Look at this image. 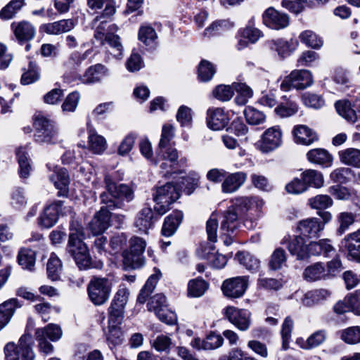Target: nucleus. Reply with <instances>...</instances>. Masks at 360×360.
<instances>
[{"mask_svg": "<svg viewBox=\"0 0 360 360\" xmlns=\"http://www.w3.org/2000/svg\"><path fill=\"white\" fill-rule=\"evenodd\" d=\"M42 331L35 330L34 336L38 342V348L40 353L48 355L53 352V346L47 341L46 337L42 336Z\"/></svg>", "mask_w": 360, "mask_h": 360, "instance_id": "nucleus-63", "label": "nucleus"}, {"mask_svg": "<svg viewBox=\"0 0 360 360\" xmlns=\"http://www.w3.org/2000/svg\"><path fill=\"white\" fill-rule=\"evenodd\" d=\"M338 156L340 162L348 166L360 168V150L349 148L339 151Z\"/></svg>", "mask_w": 360, "mask_h": 360, "instance_id": "nucleus-37", "label": "nucleus"}, {"mask_svg": "<svg viewBox=\"0 0 360 360\" xmlns=\"http://www.w3.org/2000/svg\"><path fill=\"white\" fill-rule=\"evenodd\" d=\"M341 339L346 343L354 345L360 342V327H349L341 333Z\"/></svg>", "mask_w": 360, "mask_h": 360, "instance_id": "nucleus-58", "label": "nucleus"}, {"mask_svg": "<svg viewBox=\"0 0 360 360\" xmlns=\"http://www.w3.org/2000/svg\"><path fill=\"white\" fill-rule=\"evenodd\" d=\"M323 229L324 224L316 217L303 219L297 224V229L300 234L309 238L319 237Z\"/></svg>", "mask_w": 360, "mask_h": 360, "instance_id": "nucleus-21", "label": "nucleus"}, {"mask_svg": "<svg viewBox=\"0 0 360 360\" xmlns=\"http://www.w3.org/2000/svg\"><path fill=\"white\" fill-rule=\"evenodd\" d=\"M248 276H236L224 280L221 290L225 297L232 299L241 297L248 286Z\"/></svg>", "mask_w": 360, "mask_h": 360, "instance_id": "nucleus-15", "label": "nucleus"}, {"mask_svg": "<svg viewBox=\"0 0 360 360\" xmlns=\"http://www.w3.org/2000/svg\"><path fill=\"white\" fill-rule=\"evenodd\" d=\"M298 46V41L292 38L289 40L277 39L270 42V49L276 51L282 58L290 56L297 49Z\"/></svg>", "mask_w": 360, "mask_h": 360, "instance_id": "nucleus-23", "label": "nucleus"}, {"mask_svg": "<svg viewBox=\"0 0 360 360\" xmlns=\"http://www.w3.org/2000/svg\"><path fill=\"white\" fill-rule=\"evenodd\" d=\"M327 333L325 330H319L313 333L305 341L302 348L311 349L319 347L325 342Z\"/></svg>", "mask_w": 360, "mask_h": 360, "instance_id": "nucleus-54", "label": "nucleus"}, {"mask_svg": "<svg viewBox=\"0 0 360 360\" xmlns=\"http://www.w3.org/2000/svg\"><path fill=\"white\" fill-rule=\"evenodd\" d=\"M32 345V335L28 333L22 335L18 343L8 342L4 348L5 360H34Z\"/></svg>", "mask_w": 360, "mask_h": 360, "instance_id": "nucleus-4", "label": "nucleus"}, {"mask_svg": "<svg viewBox=\"0 0 360 360\" xmlns=\"http://www.w3.org/2000/svg\"><path fill=\"white\" fill-rule=\"evenodd\" d=\"M39 77V75L36 64L30 61L27 70L22 75L21 83L22 84H30L38 80Z\"/></svg>", "mask_w": 360, "mask_h": 360, "instance_id": "nucleus-62", "label": "nucleus"}, {"mask_svg": "<svg viewBox=\"0 0 360 360\" xmlns=\"http://www.w3.org/2000/svg\"><path fill=\"white\" fill-rule=\"evenodd\" d=\"M287 255L285 251L281 248H277L272 252L269 260V268L273 271L280 270L285 265Z\"/></svg>", "mask_w": 360, "mask_h": 360, "instance_id": "nucleus-45", "label": "nucleus"}, {"mask_svg": "<svg viewBox=\"0 0 360 360\" xmlns=\"http://www.w3.org/2000/svg\"><path fill=\"white\" fill-rule=\"evenodd\" d=\"M313 84V77L311 72L307 70H295L285 77L281 84L283 91H289L292 88L304 89Z\"/></svg>", "mask_w": 360, "mask_h": 360, "instance_id": "nucleus-13", "label": "nucleus"}, {"mask_svg": "<svg viewBox=\"0 0 360 360\" xmlns=\"http://www.w3.org/2000/svg\"><path fill=\"white\" fill-rule=\"evenodd\" d=\"M129 295L130 292L127 286L120 284L108 309L109 322L121 323Z\"/></svg>", "mask_w": 360, "mask_h": 360, "instance_id": "nucleus-9", "label": "nucleus"}, {"mask_svg": "<svg viewBox=\"0 0 360 360\" xmlns=\"http://www.w3.org/2000/svg\"><path fill=\"white\" fill-rule=\"evenodd\" d=\"M148 311H154L157 317L162 322L172 325L176 321V314L167 309V300L163 294L153 296L147 304Z\"/></svg>", "mask_w": 360, "mask_h": 360, "instance_id": "nucleus-11", "label": "nucleus"}, {"mask_svg": "<svg viewBox=\"0 0 360 360\" xmlns=\"http://www.w3.org/2000/svg\"><path fill=\"white\" fill-rule=\"evenodd\" d=\"M47 274L48 277L52 281H56L59 278L60 274L62 270V264L60 259L52 253L47 262Z\"/></svg>", "mask_w": 360, "mask_h": 360, "instance_id": "nucleus-50", "label": "nucleus"}, {"mask_svg": "<svg viewBox=\"0 0 360 360\" xmlns=\"http://www.w3.org/2000/svg\"><path fill=\"white\" fill-rule=\"evenodd\" d=\"M47 167L49 170L52 169L51 164H48ZM49 178L50 181L54 184L55 187L59 190L58 193V195H68L70 177L66 169L53 166V174L49 175Z\"/></svg>", "mask_w": 360, "mask_h": 360, "instance_id": "nucleus-17", "label": "nucleus"}, {"mask_svg": "<svg viewBox=\"0 0 360 360\" xmlns=\"http://www.w3.org/2000/svg\"><path fill=\"white\" fill-rule=\"evenodd\" d=\"M88 139V147L92 153L101 154L107 148L105 139L103 136L98 134L94 130H89Z\"/></svg>", "mask_w": 360, "mask_h": 360, "instance_id": "nucleus-39", "label": "nucleus"}, {"mask_svg": "<svg viewBox=\"0 0 360 360\" xmlns=\"http://www.w3.org/2000/svg\"><path fill=\"white\" fill-rule=\"evenodd\" d=\"M299 106L297 102L291 97L283 96L281 101L275 108L274 112L281 117L285 118L295 115L298 112Z\"/></svg>", "mask_w": 360, "mask_h": 360, "instance_id": "nucleus-27", "label": "nucleus"}, {"mask_svg": "<svg viewBox=\"0 0 360 360\" xmlns=\"http://www.w3.org/2000/svg\"><path fill=\"white\" fill-rule=\"evenodd\" d=\"M238 213L234 209L229 208L223 214L221 230L224 234L233 233L239 226Z\"/></svg>", "mask_w": 360, "mask_h": 360, "instance_id": "nucleus-34", "label": "nucleus"}, {"mask_svg": "<svg viewBox=\"0 0 360 360\" xmlns=\"http://www.w3.org/2000/svg\"><path fill=\"white\" fill-rule=\"evenodd\" d=\"M84 238V228L78 221H72L70 224V233L67 250L73 257L81 270L93 267L91 258Z\"/></svg>", "mask_w": 360, "mask_h": 360, "instance_id": "nucleus-2", "label": "nucleus"}, {"mask_svg": "<svg viewBox=\"0 0 360 360\" xmlns=\"http://www.w3.org/2000/svg\"><path fill=\"white\" fill-rule=\"evenodd\" d=\"M130 251L123 253L124 262L131 268H139L144 263L143 253L146 242L141 238L134 236L129 240Z\"/></svg>", "mask_w": 360, "mask_h": 360, "instance_id": "nucleus-14", "label": "nucleus"}, {"mask_svg": "<svg viewBox=\"0 0 360 360\" xmlns=\"http://www.w3.org/2000/svg\"><path fill=\"white\" fill-rule=\"evenodd\" d=\"M36 330L42 331V336L53 342L58 340L62 336L60 327L54 323H49L44 328H37Z\"/></svg>", "mask_w": 360, "mask_h": 360, "instance_id": "nucleus-57", "label": "nucleus"}, {"mask_svg": "<svg viewBox=\"0 0 360 360\" xmlns=\"http://www.w3.org/2000/svg\"><path fill=\"white\" fill-rule=\"evenodd\" d=\"M307 156L309 162L319 165L323 167H329L333 164V156L325 149L315 148L310 150Z\"/></svg>", "mask_w": 360, "mask_h": 360, "instance_id": "nucleus-33", "label": "nucleus"}, {"mask_svg": "<svg viewBox=\"0 0 360 360\" xmlns=\"http://www.w3.org/2000/svg\"><path fill=\"white\" fill-rule=\"evenodd\" d=\"M352 170L348 167H339L334 169L330 174V179L339 184H346L349 181Z\"/></svg>", "mask_w": 360, "mask_h": 360, "instance_id": "nucleus-60", "label": "nucleus"}, {"mask_svg": "<svg viewBox=\"0 0 360 360\" xmlns=\"http://www.w3.org/2000/svg\"><path fill=\"white\" fill-rule=\"evenodd\" d=\"M11 29L20 43L32 40L36 33L35 27L27 21L13 22L11 24Z\"/></svg>", "mask_w": 360, "mask_h": 360, "instance_id": "nucleus-24", "label": "nucleus"}, {"mask_svg": "<svg viewBox=\"0 0 360 360\" xmlns=\"http://www.w3.org/2000/svg\"><path fill=\"white\" fill-rule=\"evenodd\" d=\"M184 214L181 211H173L165 219L162 229V235L167 237L172 236L181 223Z\"/></svg>", "mask_w": 360, "mask_h": 360, "instance_id": "nucleus-31", "label": "nucleus"}, {"mask_svg": "<svg viewBox=\"0 0 360 360\" xmlns=\"http://www.w3.org/2000/svg\"><path fill=\"white\" fill-rule=\"evenodd\" d=\"M207 115V125L212 130H221L228 124V117L222 108H209Z\"/></svg>", "mask_w": 360, "mask_h": 360, "instance_id": "nucleus-25", "label": "nucleus"}, {"mask_svg": "<svg viewBox=\"0 0 360 360\" xmlns=\"http://www.w3.org/2000/svg\"><path fill=\"white\" fill-rule=\"evenodd\" d=\"M178 152L174 148L159 150L157 153L155 164L160 165V172L165 176L169 174L182 173L179 169Z\"/></svg>", "mask_w": 360, "mask_h": 360, "instance_id": "nucleus-10", "label": "nucleus"}, {"mask_svg": "<svg viewBox=\"0 0 360 360\" xmlns=\"http://www.w3.org/2000/svg\"><path fill=\"white\" fill-rule=\"evenodd\" d=\"M337 219L339 223V227L337 229V233L339 235H342L348 230L351 225L354 224L355 215L352 212H341L338 216Z\"/></svg>", "mask_w": 360, "mask_h": 360, "instance_id": "nucleus-56", "label": "nucleus"}, {"mask_svg": "<svg viewBox=\"0 0 360 360\" xmlns=\"http://www.w3.org/2000/svg\"><path fill=\"white\" fill-rule=\"evenodd\" d=\"M335 109L338 113L351 122H355L357 120L356 111L352 107L351 103L346 100L338 101L335 103Z\"/></svg>", "mask_w": 360, "mask_h": 360, "instance_id": "nucleus-44", "label": "nucleus"}, {"mask_svg": "<svg viewBox=\"0 0 360 360\" xmlns=\"http://www.w3.org/2000/svg\"><path fill=\"white\" fill-rule=\"evenodd\" d=\"M63 201H56L45 207L38 218V224L45 229L52 227L58 221L59 212L62 210Z\"/></svg>", "mask_w": 360, "mask_h": 360, "instance_id": "nucleus-19", "label": "nucleus"}, {"mask_svg": "<svg viewBox=\"0 0 360 360\" xmlns=\"http://www.w3.org/2000/svg\"><path fill=\"white\" fill-rule=\"evenodd\" d=\"M329 242L330 240L327 239L320 240L318 242H311L307 248V258L311 255L316 256L320 255L328 257L330 252L335 250Z\"/></svg>", "mask_w": 360, "mask_h": 360, "instance_id": "nucleus-38", "label": "nucleus"}, {"mask_svg": "<svg viewBox=\"0 0 360 360\" xmlns=\"http://www.w3.org/2000/svg\"><path fill=\"white\" fill-rule=\"evenodd\" d=\"M198 78L202 82L210 80L215 73L214 66L207 60H202L199 64Z\"/></svg>", "mask_w": 360, "mask_h": 360, "instance_id": "nucleus-55", "label": "nucleus"}, {"mask_svg": "<svg viewBox=\"0 0 360 360\" xmlns=\"http://www.w3.org/2000/svg\"><path fill=\"white\" fill-rule=\"evenodd\" d=\"M172 345V340L169 337L165 335H159L153 342V347L158 352H169Z\"/></svg>", "mask_w": 360, "mask_h": 360, "instance_id": "nucleus-64", "label": "nucleus"}, {"mask_svg": "<svg viewBox=\"0 0 360 360\" xmlns=\"http://www.w3.org/2000/svg\"><path fill=\"white\" fill-rule=\"evenodd\" d=\"M112 287V283L108 278L94 276L87 286L89 300L94 305L104 304L110 297Z\"/></svg>", "mask_w": 360, "mask_h": 360, "instance_id": "nucleus-7", "label": "nucleus"}, {"mask_svg": "<svg viewBox=\"0 0 360 360\" xmlns=\"http://www.w3.org/2000/svg\"><path fill=\"white\" fill-rule=\"evenodd\" d=\"M109 75L108 68L102 64H96L89 67L79 80L84 84H91L99 82L102 78Z\"/></svg>", "mask_w": 360, "mask_h": 360, "instance_id": "nucleus-26", "label": "nucleus"}, {"mask_svg": "<svg viewBox=\"0 0 360 360\" xmlns=\"http://www.w3.org/2000/svg\"><path fill=\"white\" fill-rule=\"evenodd\" d=\"M333 203V199L328 195H317L308 200V205L314 210H326Z\"/></svg>", "mask_w": 360, "mask_h": 360, "instance_id": "nucleus-53", "label": "nucleus"}, {"mask_svg": "<svg viewBox=\"0 0 360 360\" xmlns=\"http://www.w3.org/2000/svg\"><path fill=\"white\" fill-rule=\"evenodd\" d=\"M236 257L240 264L250 271L256 272L260 267L259 259L248 252H239Z\"/></svg>", "mask_w": 360, "mask_h": 360, "instance_id": "nucleus-43", "label": "nucleus"}, {"mask_svg": "<svg viewBox=\"0 0 360 360\" xmlns=\"http://www.w3.org/2000/svg\"><path fill=\"white\" fill-rule=\"evenodd\" d=\"M300 41L307 46L319 49L323 46V40L315 32L311 30H305L299 35Z\"/></svg>", "mask_w": 360, "mask_h": 360, "instance_id": "nucleus-48", "label": "nucleus"}, {"mask_svg": "<svg viewBox=\"0 0 360 360\" xmlns=\"http://www.w3.org/2000/svg\"><path fill=\"white\" fill-rule=\"evenodd\" d=\"M86 58V53L79 52L72 53L68 58L63 63L65 70L64 77L75 79L79 78L78 72L80 70L82 64Z\"/></svg>", "mask_w": 360, "mask_h": 360, "instance_id": "nucleus-20", "label": "nucleus"}, {"mask_svg": "<svg viewBox=\"0 0 360 360\" xmlns=\"http://www.w3.org/2000/svg\"><path fill=\"white\" fill-rule=\"evenodd\" d=\"M34 127L36 130L34 140L39 143L53 144L58 141V132L52 120L44 115L39 114L35 116Z\"/></svg>", "mask_w": 360, "mask_h": 360, "instance_id": "nucleus-6", "label": "nucleus"}, {"mask_svg": "<svg viewBox=\"0 0 360 360\" xmlns=\"http://www.w3.org/2000/svg\"><path fill=\"white\" fill-rule=\"evenodd\" d=\"M157 38V33L151 26L145 25L140 27L139 39L146 46L153 47L156 44Z\"/></svg>", "mask_w": 360, "mask_h": 360, "instance_id": "nucleus-49", "label": "nucleus"}, {"mask_svg": "<svg viewBox=\"0 0 360 360\" xmlns=\"http://www.w3.org/2000/svg\"><path fill=\"white\" fill-rule=\"evenodd\" d=\"M16 156L19 164L20 176L25 179L27 178L32 167L26 147H19L16 150Z\"/></svg>", "mask_w": 360, "mask_h": 360, "instance_id": "nucleus-41", "label": "nucleus"}, {"mask_svg": "<svg viewBox=\"0 0 360 360\" xmlns=\"http://www.w3.org/2000/svg\"><path fill=\"white\" fill-rule=\"evenodd\" d=\"M18 261L23 269L32 270L36 261L35 252L31 249L22 248L18 253Z\"/></svg>", "mask_w": 360, "mask_h": 360, "instance_id": "nucleus-47", "label": "nucleus"}, {"mask_svg": "<svg viewBox=\"0 0 360 360\" xmlns=\"http://www.w3.org/2000/svg\"><path fill=\"white\" fill-rule=\"evenodd\" d=\"M281 243L286 247L290 253L295 256L297 259H307L308 245L305 244L304 239L298 236H286Z\"/></svg>", "mask_w": 360, "mask_h": 360, "instance_id": "nucleus-18", "label": "nucleus"}, {"mask_svg": "<svg viewBox=\"0 0 360 360\" xmlns=\"http://www.w3.org/2000/svg\"><path fill=\"white\" fill-rule=\"evenodd\" d=\"M263 23L273 30L285 28L289 25L287 14L280 12L273 7L268 8L262 15Z\"/></svg>", "mask_w": 360, "mask_h": 360, "instance_id": "nucleus-16", "label": "nucleus"}, {"mask_svg": "<svg viewBox=\"0 0 360 360\" xmlns=\"http://www.w3.org/2000/svg\"><path fill=\"white\" fill-rule=\"evenodd\" d=\"M246 179L247 174L242 172L229 174L221 184L222 191L226 193L236 191L245 183Z\"/></svg>", "mask_w": 360, "mask_h": 360, "instance_id": "nucleus-29", "label": "nucleus"}, {"mask_svg": "<svg viewBox=\"0 0 360 360\" xmlns=\"http://www.w3.org/2000/svg\"><path fill=\"white\" fill-rule=\"evenodd\" d=\"M283 131L279 125L266 129L261 135L255 146L264 154L272 153L283 145Z\"/></svg>", "mask_w": 360, "mask_h": 360, "instance_id": "nucleus-8", "label": "nucleus"}, {"mask_svg": "<svg viewBox=\"0 0 360 360\" xmlns=\"http://www.w3.org/2000/svg\"><path fill=\"white\" fill-rule=\"evenodd\" d=\"M115 13V6L107 4L102 13L94 18L93 23L96 26L94 38L101 45L108 44L111 49L110 53L115 58H120L122 55L123 47L120 37L113 33L117 30V27L114 24L107 26Z\"/></svg>", "mask_w": 360, "mask_h": 360, "instance_id": "nucleus-1", "label": "nucleus"}, {"mask_svg": "<svg viewBox=\"0 0 360 360\" xmlns=\"http://www.w3.org/2000/svg\"><path fill=\"white\" fill-rule=\"evenodd\" d=\"M244 115L247 122L252 125L262 124L266 120V115L262 111L251 106L245 108Z\"/></svg>", "mask_w": 360, "mask_h": 360, "instance_id": "nucleus-52", "label": "nucleus"}, {"mask_svg": "<svg viewBox=\"0 0 360 360\" xmlns=\"http://www.w3.org/2000/svg\"><path fill=\"white\" fill-rule=\"evenodd\" d=\"M212 94L214 97L219 101H229L233 96V84L231 86L224 84L218 85L213 90Z\"/></svg>", "mask_w": 360, "mask_h": 360, "instance_id": "nucleus-61", "label": "nucleus"}, {"mask_svg": "<svg viewBox=\"0 0 360 360\" xmlns=\"http://www.w3.org/2000/svg\"><path fill=\"white\" fill-rule=\"evenodd\" d=\"M208 287V283L202 279L191 280L187 287L188 295L192 297H200L205 294Z\"/></svg>", "mask_w": 360, "mask_h": 360, "instance_id": "nucleus-46", "label": "nucleus"}, {"mask_svg": "<svg viewBox=\"0 0 360 360\" xmlns=\"http://www.w3.org/2000/svg\"><path fill=\"white\" fill-rule=\"evenodd\" d=\"M326 276V269L320 262L307 266L303 272L304 278L308 281H315L325 278Z\"/></svg>", "mask_w": 360, "mask_h": 360, "instance_id": "nucleus-42", "label": "nucleus"}, {"mask_svg": "<svg viewBox=\"0 0 360 360\" xmlns=\"http://www.w3.org/2000/svg\"><path fill=\"white\" fill-rule=\"evenodd\" d=\"M104 182L105 191L100 194V199L106 207L111 210L124 209L125 202L134 199V191L129 186L124 184L117 185L109 174L105 176Z\"/></svg>", "mask_w": 360, "mask_h": 360, "instance_id": "nucleus-3", "label": "nucleus"}, {"mask_svg": "<svg viewBox=\"0 0 360 360\" xmlns=\"http://www.w3.org/2000/svg\"><path fill=\"white\" fill-rule=\"evenodd\" d=\"M174 136V128L170 124H165L162 126L161 138L159 142V150L169 148L168 146L170 141Z\"/></svg>", "mask_w": 360, "mask_h": 360, "instance_id": "nucleus-59", "label": "nucleus"}, {"mask_svg": "<svg viewBox=\"0 0 360 360\" xmlns=\"http://www.w3.org/2000/svg\"><path fill=\"white\" fill-rule=\"evenodd\" d=\"M330 295V292L326 289H314L304 294L301 302L306 307H311L326 300Z\"/></svg>", "mask_w": 360, "mask_h": 360, "instance_id": "nucleus-32", "label": "nucleus"}, {"mask_svg": "<svg viewBox=\"0 0 360 360\" xmlns=\"http://www.w3.org/2000/svg\"><path fill=\"white\" fill-rule=\"evenodd\" d=\"M181 188V185H174L172 183L156 188L153 195L155 202L154 209L159 215L165 214L169 210L170 205L179 198Z\"/></svg>", "mask_w": 360, "mask_h": 360, "instance_id": "nucleus-5", "label": "nucleus"}, {"mask_svg": "<svg viewBox=\"0 0 360 360\" xmlns=\"http://www.w3.org/2000/svg\"><path fill=\"white\" fill-rule=\"evenodd\" d=\"M292 132L297 143L308 146L316 140V134L306 125L295 127Z\"/></svg>", "mask_w": 360, "mask_h": 360, "instance_id": "nucleus-35", "label": "nucleus"}, {"mask_svg": "<svg viewBox=\"0 0 360 360\" xmlns=\"http://www.w3.org/2000/svg\"><path fill=\"white\" fill-rule=\"evenodd\" d=\"M349 254L354 259H360V231L348 234L344 239Z\"/></svg>", "mask_w": 360, "mask_h": 360, "instance_id": "nucleus-40", "label": "nucleus"}, {"mask_svg": "<svg viewBox=\"0 0 360 360\" xmlns=\"http://www.w3.org/2000/svg\"><path fill=\"white\" fill-rule=\"evenodd\" d=\"M20 306L15 298L10 299L0 304V330L8 323L15 310Z\"/></svg>", "mask_w": 360, "mask_h": 360, "instance_id": "nucleus-30", "label": "nucleus"}, {"mask_svg": "<svg viewBox=\"0 0 360 360\" xmlns=\"http://www.w3.org/2000/svg\"><path fill=\"white\" fill-rule=\"evenodd\" d=\"M156 219L152 208L146 207L138 212L134 225L139 230L146 232L153 226Z\"/></svg>", "mask_w": 360, "mask_h": 360, "instance_id": "nucleus-28", "label": "nucleus"}, {"mask_svg": "<svg viewBox=\"0 0 360 360\" xmlns=\"http://www.w3.org/2000/svg\"><path fill=\"white\" fill-rule=\"evenodd\" d=\"M307 190L309 187L320 188L324 185V178L322 173L315 169H307L301 174Z\"/></svg>", "mask_w": 360, "mask_h": 360, "instance_id": "nucleus-36", "label": "nucleus"}, {"mask_svg": "<svg viewBox=\"0 0 360 360\" xmlns=\"http://www.w3.org/2000/svg\"><path fill=\"white\" fill-rule=\"evenodd\" d=\"M107 208L101 207L89 223V229L94 235L103 233L110 226L111 214Z\"/></svg>", "mask_w": 360, "mask_h": 360, "instance_id": "nucleus-22", "label": "nucleus"}, {"mask_svg": "<svg viewBox=\"0 0 360 360\" xmlns=\"http://www.w3.org/2000/svg\"><path fill=\"white\" fill-rule=\"evenodd\" d=\"M24 4V0H11L0 11V18L2 20H9L21 9Z\"/></svg>", "mask_w": 360, "mask_h": 360, "instance_id": "nucleus-51", "label": "nucleus"}, {"mask_svg": "<svg viewBox=\"0 0 360 360\" xmlns=\"http://www.w3.org/2000/svg\"><path fill=\"white\" fill-rule=\"evenodd\" d=\"M222 314L239 330L247 331L250 328L252 314L249 310L228 306L223 309Z\"/></svg>", "mask_w": 360, "mask_h": 360, "instance_id": "nucleus-12", "label": "nucleus"}]
</instances>
